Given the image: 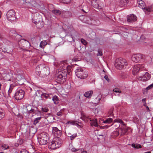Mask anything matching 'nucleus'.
I'll return each mask as SVG.
<instances>
[{"label": "nucleus", "instance_id": "1", "mask_svg": "<svg viewBox=\"0 0 153 153\" xmlns=\"http://www.w3.org/2000/svg\"><path fill=\"white\" fill-rule=\"evenodd\" d=\"M36 73L38 76L45 77L49 74V68L43 64L38 65L36 68Z\"/></svg>", "mask_w": 153, "mask_h": 153}, {"label": "nucleus", "instance_id": "2", "mask_svg": "<svg viewBox=\"0 0 153 153\" xmlns=\"http://www.w3.org/2000/svg\"><path fill=\"white\" fill-rule=\"evenodd\" d=\"M137 3L140 7L142 8V9H144V10L146 14H149L150 13L153 12L152 5L146 7L144 2L142 0H138Z\"/></svg>", "mask_w": 153, "mask_h": 153}, {"label": "nucleus", "instance_id": "3", "mask_svg": "<svg viewBox=\"0 0 153 153\" xmlns=\"http://www.w3.org/2000/svg\"><path fill=\"white\" fill-rule=\"evenodd\" d=\"M127 65V62L126 60L120 58L116 59L115 66L117 68L121 70L125 67Z\"/></svg>", "mask_w": 153, "mask_h": 153}, {"label": "nucleus", "instance_id": "4", "mask_svg": "<svg viewBox=\"0 0 153 153\" xmlns=\"http://www.w3.org/2000/svg\"><path fill=\"white\" fill-rule=\"evenodd\" d=\"M62 143V140L59 138L57 137L54 140H53L49 143L48 148L51 149H55L59 148L61 146Z\"/></svg>", "mask_w": 153, "mask_h": 153}, {"label": "nucleus", "instance_id": "5", "mask_svg": "<svg viewBox=\"0 0 153 153\" xmlns=\"http://www.w3.org/2000/svg\"><path fill=\"white\" fill-rule=\"evenodd\" d=\"M75 74L79 78L83 79L86 78L88 76L87 72L84 71L81 68H78L75 71Z\"/></svg>", "mask_w": 153, "mask_h": 153}, {"label": "nucleus", "instance_id": "6", "mask_svg": "<svg viewBox=\"0 0 153 153\" xmlns=\"http://www.w3.org/2000/svg\"><path fill=\"white\" fill-rule=\"evenodd\" d=\"M67 73V72L63 73L62 71H59L56 74L57 77V80L59 83H63L65 81Z\"/></svg>", "mask_w": 153, "mask_h": 153}, {"label": "nucleus", "instance_id": "7", "mask_svg": "<svg viewBox=\"0 0 153 153\" xmlns=\"http://www.w3.org/2000/svg\"><path fill=\"white\" fill-rule=\"evenodd\" d=\"M7 19L10 21H13L16 19L15 12L13 10L8 11L7 13Z\"/></svg>", "mask_w": 153, "mask_h": 153}, {"label": "nucleus", "instance_id": "8", "mask_svg": "<svg viewBox=\"0 0 153 153\" xmlns=\"http://www.w3.org/2000/svg\"><path fill=\"white\" fill-rule=\"evenodd\" d=\"M25 91L22 89H20L16 91L15 93L14 97L17 100H20L22 99L24 97Z\"/></svg>", "mask_w": 153, "mask_h": 153}, {"label": "nucleus", "instance_id": "9", "mask_svg": "<svg viewBox=\"0 0 153 153\" xmlns=\"http://www.w3.org/2000/svg\"><path fill=\"white\" fill-rule=\"evenodd\" d=\"M144 56L143 55L138 53L134 54L132 56V61L136 62H139L144 59Z\"/></svg>", "mask_w": 153, "mask_h": 153}, {"label": "nucleus", "instance_id": "10", "mask_svg": "<svg viewBox=\"0 0 153 153\" xmlns=\"http://www.w3.org/2000/svg\"><path fill=\"white\" fill-rule=\"evenodd\" d=\"M48 137L46 134H43L39 139V143L41 145H45L47 143Z\"/></svg>", "mask_w": 153, "mask_h": 153}, {"label": "nucleus", "instance_id": "11", "mask_svg": "<svg viewBox=\"0 0 153 153\" xmlns=\"http://www.w3.org/2000/svg\"><path fill=\"white\" fill-rule=\"evenodd\" d=\"M151 77L150 75L147 72H146L143 76H139L138 79L140 80L145 82L149 80Z\"/></svg>", "mask_w": 153, "mask_h": 153}, {"label": "nucleus", "instance_id": "12", "mask_svg": "<svg viewBox=\"0 0 153 153\" xmlns=\"http://www.w3.org/2000/svg\"><path fill=\"white\" fill-rule=\"evenodd\" d=\"M61 131L59 130L57 127H53L52 128V133L54 134L55 136L59 138V137H60L62 134Z\"/></svg>", "mask_w": 153, "mask_h": 153}, {"label": "nucleus", "instance_id": "13", "mask_svg": "<svg viewBox=\"0 0 153 153\" xmlns=\"http://www.w3.org/2000/svg\"><path fill=\"white\" fill-rule=\"evenodd\" d=\"M143 67V65H141L140 64L135 65L133 67L132 70L133 74L134 75L138 72Z\"/></svg>", "mask_w": 153, "mask_h": 153}, {"label": "nucleus", "instance_id": "14", "mask_svg": "<svg viewBox=\"0 0 153 153\" xmlns=\"http://www.w3.org/2000/svg\"><path fill=\"white\" fill-rule=\"evenodd\" d=\"M127 20L129 22H132L137 20V17L133 14H132L127 16Z\"/></svg>", "mask_w": 153, "mask_h": 153}, {"label": "nucleus", "instance_id": "15", "mask_svg": "<svg viewBox=\"0 0 153 153\" xmlns=\"http://www.w3.org/2000/svg\"><path fill=\"white\" fill-rule=\"evenodd\" d=\"M42 20V17L38 14H36L33 18V22L34 23H36Z\"/></svg>", "mask_w": 153, "mask_h": 153}, {"label": "nucleus", "instance_id": "16", "mask_svg": "<svg viewBox=\"0 0 153 153\" xmlns=\"http://www.w3.org/2000/svg\"><path fill=\"white\" fill-rule=\"evenodd\" d=\"M99 0H92L91 1V5L94 8L98 9L99 7Z\"/></svg>", "mask_w": 153, "mask_h": 153}, {"label": "nucleus", "instance_id": "17", "mask_svg": "<svg viewBox=\"0 0 153 153\" xmlns=\"http://www.w3.org/2000/svg\"><path fill=\"white\" fill-rule=\"evenodd\" d=\"M128 0H120L119 5L121 7H123L127 4Z\"/></svg>", "mask_w": 153, "mask_h": 153}, {"label": "nucleus", "instance_id": "18", "mask_svg": "<svg viewBox=\"0 0 153 153\" xmlns=\"http://www.w3.org/2000/svg\"><path fill=\"white\" fill-rule=\"evenodd\" d=\"M93 93L92 91L91 90L89 91L86 92L84 94V96L87 98H90L92 96V94Z\"/></svg>", "mask_w": 153, "mask_h": 153}, {"label": "nucleus", "instance_id": "19", "mask_svg": "<svg viewBox=\"0 0 153 153\" xmlns=\"http://www.w3.org/2000/svg\"><path fill=\"white\" fill-rule=\"evenodd\" d=\"M79 123L77 121L75 120H70L68 121L66 124H71L73 125H78V123Z\"/></svg>", "mask_w": 153, "mask_h": 153}, {"label": "nucleus", "instance_id": "20", "mask_svg": "<svg viewBox=\"0 0 153 153\" xmlns=\"http://www.w3.org/2000/svg\"><path fill=\"white\" fill-rule=\"evenodd\" d=\"M36 25V27L39 29H40L43 26V22L42 20L38 22L34 23Z\"/></svg>", "mask_w": 153, "mask_h": 153}, {"label": "nucleus", "instance_id": "21", "mask_svg": "<svg viewBox=\"0 0 153 153\" xmlns=\"http://www.w3.org/2000/svg\"><path fill=\"white\" fill-rule=\"evenodd\" d=\"M91 122L90 124L92 126H94L95 127H97L98 124L97 121L96 119L91 120Z\"/></svg>", "mask_w": 153, "mask_h": 153}, {"label": "nucleus", "instance_id": "22", "mask_svg": "<svg viewBox=\"0 0 153 153\" xmlns=\"http://www.w3.org/2000/svg\"><path fill=\"white\" fill-rule=\"evenodd\" d=\"M52 100L55 104H56L59 102V99L58 97L56 95L54 96L52 98Z\"/></svg>", "mask_w": 153, "mask_h": 153}, {"label": "nucleus", "instance_id": "23", "mask_svg": "<svg viewBox=\"0 0 153 153\" xmlns=\"http://www.w3.org/2000/svg\"><path fill=\"white\" fill-rule=\"evenodd\" d=\"M113 119L111 118H108L102 122V123L105 124H109L112 122Z\"/></svg>", "mask_w": 153, "mask_h": 153}, {"label": "nucleus", "instance_id": "24", "mask_svg": "<svg viewBox=\"0 0 153 153\" xmlns=\"http://www.w3.org/2000/svg\"><path fill=\"white\" fill-rule=\"evenodd\" d=\"M14 86L12 85H10L8 91V94L9 96H10V94L12 91L14 90Z\"/></svg>", "mask_w": 153, "mask_h": 153}, {"label": "nucleus", "instance_id": "25", "mask_svg": "<svg viewBox=\"0 0 153 153\" xmlns=\"http://www.w3.org/2000/svg\"><path fill=\"white\" fill-rule=\"evenodd\" d=\"M114 121L115 122L119 123L123 125L124 126H126V124L124 123L123 122L121 119H115L114 120Z\"/></svg>", "mask_w": 153, "mask_h": 153}, {"label": "nucleus", "instance_id": "26", "mask_svg": "<svg viewBox=\"0 0 153 153\" xmlns=\"http://www.w3.org/2000/svg\"><path fill=\"white\" fill-rule=\"evenodd\" d=\"M41 118L42 117H39L36 118L34 120L33 122V125H36L41 120Z\"/></svg>", "mask_w": 153, "mask_h": 153}, {"label": "nucleus", "instance_id": "27", "mask_svg": "<svg viewBox=\"0 0 153 153\" xmlns=\"http://www.w3.org/2000/svg\"><path fill=\"white\" fill-rule=\"evenodd\" d=\"M41 97L42 98H45L46 99H48L49 98L50 99V97L49 95L48 94H47L45 93H43L41 95Z\"/></svg>", "mask_w": 153, "mask_h": 153}, {"label": "nucleus", "instance_id": "28", "mask_svg": "<svg viewBox=\"0 0 153 153\" xmlns=\"http://www.w3.org/2000/svg\"><path fill=\"white\" fill-rule=\"evenodd\" d=\"M47 44V42L45 41H42L41 42L40 44V46L42 48H44Z\"/></svg>", "mask_w": 153, "mask_h": 153}, {"label": "nucleus", "instance_id": "29", "mask_svg": "<svg viewBox=\"0 0 153 153\" xmlns=\"http://www.w3.org/2000/svg\"><path fill=\"white\" fill-rule=\"evenodd\" d=\"M5 116L4 111L2 109H0V120L3 118Z\"/></svg>", "mask_w": 153, "mask_h": 153}, {"label": "nucleus", "instance_id": "30", "mask_svg": "<svg viewBox=\"0 0 153 153\" xmlns=\"http://www.w3.org/2000/svg\"><path fill=\"white\" fill-rule=\"evenodd\" d=\"M52 12L53 13L57 15H59L61 14V11L59 10H53L52 11Z\"/></svg>", "mask_w": 153, "mask_h": 153}, {"label": "nucleus", "instance_id": "31", "mask_svg": "<svg viewBox=\"0 0 153 153\" xmlns=\"http://www.w3.org/2000/svg\"><path fill=\"white\" fill-rule=\"evenodd\" d=\"M13 37H15V39L18 40H21L22 39V36L17 33L15 34V36Z\"/></svg>", "mask_w": 153, "mask_h": 153}, {"label": "nucleus", "instance_id": "32", "mask_svg": "<svg viewBox=\"0 0 153 153\" xmlns=\"http://www.w3.org/2000/svg\"><path fill=\"white\" fill-rule=\"evenodd\" d=\"M102 98L101 94H99L95 99L97 103H99Z\"/></svg>", "mask_w": 153, "mask_h": 153}, {"label": "nucleus", "instance_id": "33", "mask_svg": "<svg viewBox=\"0 0 153 153\" xmlns=\"http://www.w3.org/2000/svg\"><path fill=\"white\" fill-rule=\"evenodd\" d=\"M121 134H124L127 131L128 129L126 128H123V129L121 128Z\"/></svg>", "mask_w": 153, "mask_h": 153}, {"label": "nucleus", "instance_id": "34", "mask_svg": "<svg viewBox=\"0 0 153 153\" xmlns=\"http://www.w3.org/2000/svg\"><path fill=\"white\" fill-rule=\"evenodd\" d=\"M131 146L132 147L136 149L140 148H141V146L140 144H132Z\"/></svg>", "mask_w": 153, "mask_h": 153}, {"label": "nucleus", "instance_id": "35", "mask_svg": "<svg viewBox=\"0 0 153 153\" xmlns=\"http://www.w3.org/2000/svg\"><path fill=\"white\" fill-rule=\"evenodd\" d=\"M102 50L101 49H99L98 50V53L97 54V56H102Z\"/></svg>", "mask_w": 153, "mask_h": 153}, {"label": "nucleus", "instance_id": "36", "mask_svg": "<svg viewBox=\"0 0 153 153\" xmlns=\"http://www.w3.org/2000/svg\"><path fill=\"white\" fill-rule=\"evenodd\" d=\"M9 146L7 144H4L1 145V148L3 149H7L9 148Z\"/></svg>", "mask_w": 153, "mask_h": 153}, {"label": "nucleus", "instance_id": "37", "mask_svg": "<svg viewBox=\"0 0 153 153\" xmlns=\"http://www.w3.org/2000/svg\"><path fill=\"white\" fill-rule=\"evenodd\" d=\"M71 0H60L63 3L68 4L70 3Z\"/></svg>", "mask_w": 153, "mask_h": 153}, {"label": "nucleus", "instance_id": "38", "mask_svg": "<svg viewBox=\"0 0 153 153\" xmlns=\"http://www.w3.org/2000/svg\"><path fill=\"white\" fill-rule=\"evenodd\" d=\"M17 34V33H16V31L14 30H11L10 31V35L13 36V37L15 36V34Z\"/></svg>", "mask_w": 153, "mask_h": 153}, {"label": "nucleus", "instance_id": "39", "mask_svg": "<svg viewBox=\"0 0 153 153\" xmlns=\"http://www.w3.org/2000/svg\"><path fill=\"white\" fill-rule=\"evenodd\" d=\"M77 136V134H74L70 136V140H74Z\"/></svg>", "mask_w": 153, "mask_h": 153}, {"label": "nucleus", "instance_id": "40", "mask_svg": "<svg viewBox=\"0 0 153 153\" xmlns=\"http://www.w3.org/2000/svg\"><path fill=\"white\" fill-rule=\"evenodd\" d=\"M81 42L84 45H86L87 44V42L86 41L83 39H81Z\"/></svg>", "mask_w": 153, "mask_h": 153}, {"label": "nucleus", "instance_id": "41", "mask_svg": "<svg viewBox=\"0 0 153 153\" xmlns=\"http://www.w3.org/2000/svg\"><path fill=\"white\" fill-rule=\"evenodd\" d=\"M42 110L43 112H47L49 111V109H48V108H47L46 107L42 108Z\"/></svg>", "mask_w": 153, "mask_h": 153}, {"label": "nucleus", "instance_id": "42", "mask_svg": "<svg viewBox=\"0 0 153 153\" xmlns=\"http://www.w3.org/2000/svg\"><path fill=\"white\" fill-rule=\"evenodd\" d=\"M108 126L107 125H106L104 126H100V128H101L102 129H107L108 127H109L110 126Z\"/></svg>", "mask_w": 153, "mask_h": 153}, {"label": "nucleus", "instance_id": "43", "mask_svg": "<svg viewBox=\"0 0 153 153\" xmlns=\"http://www.w3.org/2000/svg\"><path fill=\"white\" fill-rule=\"evenodd\" d=\"M133 121L134 123H137L139 121L138 118L136 117H134L133 119Z\"/></svg>", "mask_w": 153, "mask_h": 153}, {"label": "nucleus", "instance_id": "44", "mask_svg": "<svg viewBox=\"0 0 153 153\" xmlns=\"http://www.w3.org/2000/svg\"><path fill=\"white\" fill-rule=\"evenodd\" d=\"M114 110L113 108H111L109 111V113L110 115H113V111Z\"/></svg>", "mask_w": 153, "mask_h": 153}, {"label": "nucleus", "instance_id": "45", "mask_svg": "<svg viewBox=\"0 0 153 153\" xmlns=\"http://www.w3.org/2000/svg\"><path fill=\"white\" fill-rule=\"evenodd\" d=\"M113 91L116 93H121V92L120 90H119L118 88H115L113 90Z\"/></svg>", "mask_w": 153, "mask_h": 153}, {"label": "nucleus", "instance_id": "46", "mask_svg": "<svg viewBox=\"0 0 153 153\" xmlns=\"http://www.w3.org/2000/svg\"><path fill=\"white\" fill-rule=\"evenodd\" d=\"M62 111L61 110L60 111H59V112H58L56 114L57 115H58V116H61L62 115Z\"/></svg>", "mask_w": 153, "mask_h": 153}, {"label": "nucleus", "instance_id": "47", "mask_svg": "<svg viewBox=\"0 0 153 153\" xmlns=\"http://www.w3.org/2000/svg\"><path fill=\"white\" fill-rule=\"evenodd\" d=\"M153 87V83L152 84L149 85L146 88V89L147 90H149V89H150L151 88H152Z\"/></svg>", "mask_w": 153, "mask_h": 153}, {"label": "nucleus", "instance_id": "48", "mask_svg": "<svg viewBox=\"0 0 153 153\" xmlns=\"http://www.w3.org/2000/svg\"><path fill=\"white\" fill-rule=\"evenodd\" d=\"M2 51L4 52H7L8 53H10V52L8 51V50H7L5 48H4L2 49Z\"/></svg>", "mask_w": 153, "mask_h": 153}, {"label": "nucleus", "instance_id": "49", "mask_svg": "<svg viewBox=\"0 0 153 153\" xmlns=\"http://www.w3.org/2000/svg\"><path fill=\"white\" fill-rule=\"evenodd\" d=\"M86 118L87 117L83 115L80 118L82 120L85 121L86 120Z\"/></svg>", "mask_w": 153, "mask_h": 153}, {"label": "nucleus", "instance_id": "50", "mask_svg": "<svg viewBox=\"0 0 153 153\" xmlns=\"http://www.w3.org/2000/svg\"><path fill=\"white\" fill-rule=\"evenodd\" d=\"M71 66L68 65L66 67V69L67 72H70V70H71Z\"/></svg>", "mask_w": 153, "mask_h": 153}, {"label": "nucleus", "instance_id": "51", "mask_svg": "<svg viewBox=\"0 0 153 153\" xmlns=\"http://www.w3.org/2000/svg\"><path fill=\"white\" fill-rule=\"evenodd\" d=\"M104 78L108 81V82H109V79L108 76L105 75L104 76Z\"/></svg>", "mask_w": 153, "mask_h": 153}, {"label": "nucleus", "instance_id": "52", "mask_svg": "<svg viewBox=\"0 0 153 153\" xmlns=\"http://www.w3.org/2000/svg\"><path fill=\"white\" fill-rule=\"evenodd\" d=\"M71 151L73 152H76V151H78L79 150L78 149H76L75 148H72L71 149Z\"/></svg>", "mask_w": 153, "mask_h": 153}, {"label": "nucleus", "instance_id": "53", "mask_svg": "<svg viewBox=\"0 0 153 153\" xmlns=\"http://www.w3.org/2000/svg\"><path fill=\"white\" fill-rule=\"evenodd\" d=\"M114 126H115V128H118L120 126V125L118 124V123H117V124H116V125H114V124H113Z\"/></svg>", "mask_w": 153, "mask_h": 153}, {"label": "nucleus", "instance_id": "54", "mask_svg": "<svg viewBox=\"0 0 153 153\" xmlns=\"http://www.w3.org/2000/svg\"><path fill=\"white\" fill-rule=\"evenodd\" d=\"M146 98H144L142 100V102L143 103H145V102H146Z\"/></svg>", "mask_w": 153, "mask_h": 153}, {"label": "nucleus", "instance_id": "55", "mask_svg": "<svg viewBox=\"0 0 153 153\" xmlns=\"http://www.w3.org/2000/svg\"><path fill=\"white\" fill-rule=\"evenodd\" d=\"M146 109L147 111H150V110L149 109V108L148 106H146Z\"/></svg>", "mask_w": 153, "mask_h": 153}, {"label": "nucleus", "instance_id": "56", "mask_svg": "<svg viewBox=\"0 0 153 153\" xmlns=\"http://www.w3.org/2000/svg\"><path fill=\"white\" fill-rule=\"evenodd\" d=\"M143 105L145 107H146V106H147L146 102L144 103V104H143Z\"/></svg>", "mask_w": 153, "mask_h": 153}, {"label": "nucleus", "instance_id": "57", "mask_svg": "<svg viewBox=\"0 0 153 153\" xmlns=\"http://www.w3.org/2000/svg\"><path fill=\"white\" fill-rule=\"evenodd\" d=\"M3 38V36L1 34H0V39H1Z\"/></svg>", "mask_w": 153, "mask_h": 153}, {"label": "nucleus", "instance_id": "58", "mask_svg": "<svg viewBox=\"0 0 153 153\" xmlns=\"http://www.w3.org/2000/svg\"><path fill=\"white\" fill-rule=\"evenodd\" d=\"M23 143V140H21L20 141V143L22 144Z\"/></svg>", "mask_w": 153, "mask_h": 153}, {"label": "nucleus", "instance_id": "59", "mask_svg": "<svg viewBox=\"0 0 153 153\" xmlns=\"http://www.w3.org/2000/svg\"><path fill=\"white\" fill-rule=\"evenodd\" d=\"M28 107H27V110L28 111H31V109H28V108H27Z\"/></svg>", "mask_w": 153, "mask_h": 153}, {"label": "nucleus", "instance_id": "60", "mask_svg": "<svg viewBox=\"0 0 153 153\" xmlns=\"http://www.w3.org/2000/svg\"><path fill=\"white\" fill-rule=\"evenodd\" d=\"M81 153H87V152L86 151H83Z\"/></svg>", "mask_w": 153, "mask_h": 153}, {"label": "nucleus", "instance_id": "61", "mask_svg": "<svg viewBox=\"0 0 153 153\" xmlns=\"http://www.w3.org/2000/svg\"><path fill=\"white\" fill-rule=\"evenodd\" d=\"M127 76H128V75H126V77H123V78H127Z\"/></svg>", "mask_w": 153, "mask_h": 153}, {"label": "nucleus", "instance_id": "62", "mask_svg": "<svg viewBox=\"0 0 153 153\" xmlns=\"http://www.w3.org/2000/svg\"><path fill=\"white\" fill-rule=\"evenodd\" d=\"M23 40H24L25 41H27V42L29 43L28 42V41H27L26 39H23Z\"/></svg>", "mask_w": 153, "mask_h": 153}, {"label": "nucleus", "instance_id": "63", "mask_svg": "<svg viewBox=\"0 0 153 153\" xmlns=\"http://www.w3.org/2000/svg\"><path fill=\"white\" fill-rule=\"evenodd\" d=\"M1 84L0 83V90L1 89Z\"/></svg>", "mask_w": 153, "mask_h": 153}, {"label": "nucleus", "instance_id": "64", "mask_svg": "<svg viewBox=\"0 0 153 153\" xmlns=\"http://www.w3.org/2000/svg\"><path fill=\"white\" fill-rule=\"evenodd\" d=\"M117 134H118V135H119V133L118 132H117Z\"/></svg>", "mask_w": 153, "mask_h": 153}]
</instances>
